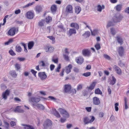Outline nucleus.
Masks as SVG:
<instances>
[{"mask_svg":"<svg viewBox=\"0 0 129 129\" xmlns=\"http://www.w3.org/2000/svg\"><path fill=\"white\" fill-rule=\"evenodd\" d=\"M18 30V28L13 27L11 28L8 31V34L9 35L11 36H14L17 33Z\"/></svg>","mask_w":129,"mask_h":129,"instance_id":"obj_1","label":"nucleus"},{"mask_svg":"<svg viewBox=\"0 0 129 129\" xmlns=\"http://www.w3.org/2000/svg\"><path fill=\"white\" fill-rule=\"evenodd\" d=\"M52 125L51 121L49 119H47L44 122L43 125V129H47V128L50 126Z\"/></svg>","mask_w":129,"mask_h":129,"instance_id":"obj_2","label":"nucleus"},{"mask_svg":"<svg viewBox=\"0 0 129 129\" xmlns=\"http://www.w3.org/2000/svg\"><path fill=\"white\" fill-rule=\"evenodd\" d=\"M90 117H91V119L90 120H89V118L87 117H85L84 118L83 122L85 124L91 123L94 120L95 118L93 116H90Z\"/></svg>","mask_w":129,"mask_h":129,"instance_id":"obj_3","label":"nucleus"},{"mask_svg":"<svg viewBox=\"0 0 129 129\" xmlns=\"http://www.w3.org/2000/svg\"><path fill=\"white\" fill-rule=\"evenodd\" d=\"M59 110L60 114L63 115V116L66 118L69 117V115L68 113L64 109L62 108H59Z\"/></svg>","mask_w":129,"mask_h":129,"instance_id":"obj_4","label":"nucleus"},{"mask_svg":"<svg viewBox=\"0 0 129 129\" xmlns=\"http://www.w3.org/2000/svg\"><path fill=\"white\" fill-rule=\"evenodd\" d=\"M34 12L31 11L27 12L26 13V17L29 19L33 18L34 16Z\"/></svg>","mask_w":129,"mask_h":129,"instance_id":"obj_5","label":"nucleus"},{"mask_svg":"<svg viewBox=\"0 0 129 129\" xmlns=\"http://www.w3.org/2000/svg\"><path fill=\"white\" fill-rule=\"evenodd\" d=\"M118 52L119 55L120 56H122L124 55V49L122 46L119 47L118 49Z\"/></svg>","mask_w":129,"mask_h":129,"instance_id":"obj_6","label":"nucleus"},{"mask_svg":"<svg viewBox=\"0 0 129 129\" xmlns=\"http://www.w3.org/2000/svg\"><path fill=\"white\" fill-rule=\"evenodd\" d=\"M122 17L119 14L116 15L113 17V21L114 22H119L122 19Z\"/></svg>","mask_w":129,"mask_h":129,"instance_id":"obj_7","label":"nucleus"},{"mask_svg":"<svg viewBox=\"0 0 129 129\" xmlns=\"http://www.w3.org/2000/svg\"><path fill=\"white\" fill-rule=\"evenodd\" d=\"M71 89V86L70 85L66 84L64 85V92L69 93Z\"/></svg>","mask_w":129,"mask_h":129,"instance_id":"obj_8","label":"nucleus"},{"mask_svg":"<svg viewBox=\"0 0 129 129\" xmlns=\"http://www.w3.org/2000/svg\"><path fill=\"white\" fill-rule=\"evenodd\" d=\"M76 61L78 64H82L84 61V59L83 57L80 56L76 58Z\"/></svg>","mask_w":129,"mask_h":129,"instance_id":"obj_9","label":"nucleus"},{"mask_svg":"<svg viewBox=\"0 0 129 129\" xmlns=\"http://www.w3.org/2000/svg\"><path fill=\"white\" fill-rule=\"evenodd\" d=\"M96 83V82H92L89 86H87L86 87V89L88 90H92L94 89Z\"/></svg>","mask_w":129,"mask_h":129,"instance_id":"obj_10","label":"nucleus"},{"mask_svg":"<svg viewBox=\"0 0 129 129\" xmlns=\"http://www.w3.org/2000/svg\"><path fill=\"white\" fill-rule=\"evenodd\" d=\"M10 93V91L8 89L6 90L5 92H3L2 94V96L3 98L5 100H6L7 96L9 95Z\"/></svg>","mask_w":129,"mask_h":129,"instance_id":"obj_11","label":"nucleus"},{"mask_svg":"<svg viewBox=\"0 0 129 129\" xmlns=\"http://www.w3.org/2000/svg\"><path fill=\"white\" fill-rule=\"evenodd\" d=\"M38 76L42 80H44L47 77V76L44 72H39L38 73Z\"/></svg>","mask_w":129,"mask_h":129,"instance_id":"obj_12","label":"nucleus"},{"mask_svg":"<svg viewBox=\"0 0 129 129\" xmlns=\"http://www.w3.org/2000/svg\"><path fill=\"white\" fill-rule=\"evenodd\" d=\"M76 33L75 29L73 28H70L67 32V34L69 36H70L73 34H75Z\"/></svg>","mask_w":129,"mask_h":129,"instance_id":"obj_13","label":"nucleus"},{"mask_svg":"<svg viewBox=\"0 0 129 129\" xmlns=\"http://www.w3.org/2000/svg\"><path fill=\"white\" fill-rule=\"evenodd\" d=\"M82 53L84 56H89L90 55V51L88 49H84L82 50Z\"/></svg>","mask_w":129,"mask_h":129,"instance_id":"obj_14","label":"nucleus"},{"mask_svg":"<svg viewBox=\"0 0 129 129\" xmlns=\"http://www.w3.org/2000/svg\"><path fill=\"white\" fill-rule=\"evenodd\" d=\"M92 102L94 104L96 105H99L100 103L99 99L96 97H94L93 98Z\"/></svg>","mask_w":129,"mask_h":129,"instance_id":"obj_15","label":"nucleus"},{"mask_svg":"<svg viewBox=\"0 0 129 129\" xmlns=\"http://www.w3.org/2000/svg\"><path fill=\"white\" fill-rule=\"evenodd\" d=\"M113 68L116 73L119 75H120L121 74L122 72L120 69L116 65H114L113 66Z\"/></svg>","mask_w":129,"mask_h":129,"instance_id":"obj_16","label":"nucleus"},{"mask_svg":"<svg viewBox=\"0 0 129 129\" xmlns=\"http://www.w3.org/2000/svg\"><path fill=\"white\" fill-rule=\"evenodd\" d=\"M72 66L71 64H69L68 66H66L65 69V71L67 74L71 72V70L72 68Z\"/></svg>","mask_w":129,"mask_h":129,"instance_id":"obj_17","label":"nucleus"},{"mask_svg":"<svg viewBox=\"0 0 129 129\" xmlns=\"http://www.w3.org/2000/svg\"><path fill=\"white\" fill-rule=\"evenodd\" d=\"M40 101V98L36 97H32L30 98L29 99V101L30 102H33L38 103Z\"/></svg>","mask_w":129,"mask_h":129,"instance_id":"obj_18","label":"nucleus"},{"mask_svg":"<svg viewBox=\"0 0 129 129\" xmlns=\"http://www.w3.org/2000/svg\"><path fill=\"white\" fill-rule=\"evenodd\" d=\"M66 11L68 13H73V9L72 6L68 5L66 7Z\"/></svg>","mask_w":129,"mask_h":129,"instance_id":"obj_19","label":"nucleus"},{"mask_svg":"<svg viewBox=\"0 0 129 129\" xmlns=\"http://www.w3.org/2000/svg\"><path fill=\"white\" fill-rule=\"evenodd\" d=\"M70 26L72 28H74L78 30L79 28V27L78 24L76 23L73 22L70 24Z\"/></svg>","mask_w":129,"mask_h":129,"instance_id":"obj_20","label":"nucleus"},{"mask_svg":"<svg viewBox=\"0 0 129 129\" xmlns=\"http://www.w3.org/2000/svg\"><path fill=\"white\" fill-rule=\"evenodd\" d=\"M21 106H17L15 108L14 110V111L15 112L23 113L24 112V111L22 109L20 108Z\"/></svg>","mask_w":129,"mask_h":129,"instance_id":"obj_21","label":"nucleus"},{"mask_svg":"<svg viewBox=\"0 0 129 129\" xmlns=\"http://www.w3.org/2000/svg\"><path fill=\"white\" fill-rule=\"evenodd\" d=\"M57 9L56 6L55 5H52L51 7V10L52 13L55 12Z\"/></svg>","mask_w":129,"mask_h":129,"instance_id":"obj_22","label":"nucleus"},{"mask_svg":"<svg viewBox=\"0 0 129 129\" xmlns=\"http://www.w3.org/2000/svg\"><path fill=\"white\" fill-rule=\"evenodd\" d=\"M25 129H35L34 127L32 125L27 124H23Z\"/></svg>","mask_w":129,"mask_h":129,"instance_id":"obj_23","label":"nucleus"},{"mask_svg":"<svg viewBox=\"0 0 129 129\" xmlns=\"http://www.w3.org/2000/svg\"><path fill=\"white\" fill-rule=\"evenodd\" d=\"M58 27L60 29L59 30V32H64L66 31V28L63 27V25H60L58 26Z\"/></svg>","mask_w":129,"mask_h":129,"instance_id":"obj_24","label":"nucleus"},{"mask_svg":"<svg viewBox=\"0 0 129 129\" xmlns=\"http://www.w3.org/2000/svg\"><path fill=\"white\" fill-rule=\"evenodd\" d=\"M33 105L36 106L38 109L40 110H43L44 108V106L41 104H34Z\"/></svg>","mask_w":129,"mask_h":129,"instance_id":"obj_25","label":"nucleus"},{"mask_svg":"<svg viewBox=\"0 0 129 129\" xmlns=\"http://www.w3.org/2000/svg\"><path fill=\"white\" fill-rule=\"evenodd\" d=\"M105 7L104 5H103L102 6L100 5H98L97 6V11L101 12L102 10L105 8Z\"/></svg>","mask_w":129,"mask_h":129,"instance_id":"obj_26","label":"nucleus"},{"mask_svg":"<svg viewBox=\"0 0 129 129\" xmlns=\"http://www.w3.org/2000/svg\"><path fill=\"white\" fill-rule=\"evenodd\" d=\"M52 20V18L49 16L47 17L45 19V21L46 23L47 24H48L51 22Z\"/></svg>","mask_w":129,"mask_h":129,"instance_id":"obj_27","label":"nucleus"},{"mask_svg":"<svg viewBox=\"0 0 129 129\" xmlns=\"http://www.w3.org/2000/svg\"><path fill=\"white\" fill-rule=\"evenodd\" d=\"M75 12L77 14H78L80 13L81 10V8L79 6H76L75 7Z\"/></svg>","mask_w":129,"mask_h":129,"instance_id":"obj_28","label":"nucleus"},{"mask_svg":"<svg viewBox=\"0 0 129 129\" xmlns=\"http://www.w3.org/2000/svg\"><path fill=\"white\" fill-rule=\"evenodd\" d=\"M116 38L118 43L120 45H122L123 43V40L122 39L121 37L118 36H117Z\"/></svg>","mask_w":129,"mask_h":129,"instance_id":"obj_29","label":"nucleus"},{"mask_svg":"<svg viewBox=\"0 0 129 129\" xmlns=\"http://www.w3.org/2000/svg\"><path fill=\"white\" fill-rule=\"evenodd\" d=\"M34 45V43L33 41L29 42L28 45V48L29 49H31Z\"/></svg>","mask_w":129,"mask_h":129,"instance_id":"obj_30","label":"nucleus"},{"mask_svg":"<svg viewBox=\"0 0 129 129\" xmlns=\"http://www.w3.org/2000/svg\"><path fill=\"white\" fill-rule=\"evenodd\" d=\"M45 23V20L44 19H42L40 21L38 22V25L39 26L42 27L44 26Z\"/></svg>","mask_w":129,"mask_h":129,"instance_id":"obj_31","label":"nucleus"},{"mask_svg":"<svg viewBox=\"0 0 129 129\" xmlns=\"http://www.w3.org/2000/svg\"><path fill=\"white\" fill-rule=\"evenodd\" d=\"M112 79L110 81V84L113 85L115 83L116 80L115 77L113 76H112Z\"/></svg>","mask_w":129,"mask_h":129,"instance_id":"obj_32","label":"nucleus"},{"mask_svg":"<svg viewBox=\"0 0 129 129\" xmlns=\"http://www.w3.org/2000/svg\"><path fill=\"white\" fill-rule=\"evenodd\" d=\"M115 8L116 11H120L121 9L122 6L120 4L118 5H117L115 7Z\"/></svg>","mask_w":129,"mask_h":129,"instance_id":"obj_33","label":"nucleus"},{"mask_svg":"<svg viewBox=\"0 0 129 129\" xmlns=\"http://www.w3.org/2000/svg\"><path fill=\"white\" fill-rule=\"evenodd\" d=\"M95 94H102V92L99 88L96 89L95 90Z\"/></svg>","mask_w":129,"mask_h":129,"instance_id":"obj_34","label":"nucleus"},{"mask_svg":"<svg viewBox=\"0 0 129 129\" xmlns=\"http://www.w3.org/2000/svg\"><path fill=\"white\" fill-rule=\"evenodd\" d=\"M14 41V39L13 38H11L9 39L8 41L7 42H6L5 43V44L6 45H8L10 44L11 43Z\"/></svg>","mask_w":129,"mask_h":129,"instance_id":"obj_35","label":"nucleus"},{"mask_svg":"<svg viewBox=\"0 0 129 129\" xmlns=\"http://www.w3.org/2000/svg\"><path fill=\"white\" fill-rule=\"evenodd\" d=\"M16 51L18 52H20L21 51L22 48L20 46H17L15 47Z\"/></svg>","mask_w":129,"mask_h":129,"instance_id":"obj_36","label":"nucleus"},{"mask_svg":"<svg viewBox=\"0 0 129 129\" xmlns=\"http://www.w3.org/2000/svg\"><path fill=\"white\" fill-rule=\"evenodd\" d=\"M47 38H49V39L52 41V43L54 44L55 42V38L52 36H47Z\"/></svg>","mask_w":129,"mask_h":129,"instance_id":"obj_37","label":"nucleus"},{"mask_svg":"<svg viewBox=\"0 0 129 129\" xmlns=\"http://www.w3.org/2000/svg\"><path fill=\"white\" fill-rule=\"evenodd\" d=\"M10 73L11 75L13 77H15L17 76V74H16L15 71H11Z\"/></svg>","mask_w":129,"mask_h":129,"instance_id":"obj_38","label":"nucleus"},{"mask_svg":"<svg viewBox=\"0 0 129 129\" xmlns=\"http://www.w3.org/2000/svg\"><path fill=\"white\" fill-rule=\"evenodd\" d=\"M94 47L97 50H99L101 48L100 44L99 43H96Z\"/></svg>","mask_w":129,"mask_h":129,"instance_id":"obj_39","label":"nucleus"},{"mask_svg":"<svg viewBox=\"0 0 129 129\" xmlns=\"http://www.w3.org/2000/svg\"><path fill=\"white\" fill-rule=\"evenodd\" d=\"M35 3L34 2H33L31 3H29L27 4L26 5L24 6L23 7V8H25L27 7H28L29 6H31L34 4Z\"/></svg>","mask_w":129,"mask_h":129,"instance_id":"obj_40","label":"nucleus"},{"mask_svg":"<svg viewBox=\"0 0 129 129\" xmlns=\"http://www.w3.org/2000/svg\"><path fill=\"white\" fill-rule=\"evenodd\" d=\"M4 123L5 126L6 128V129H9V123L7 121H4Z\"/></svg>","mask_w":129,"mask_h":129,"instance_id":"obj_41","label":"nucleus"},{"mask_svg":"<svg viewBox=\"0 0 129 129\" xmlns=\"http://www.w3.org/2000/svg\"><path fill=\"white\" fill-rule=\"evenodd\" d=\"M90 75L91 73L90 72H88L83 73L82 74V75L85 77H88L90 76Z\"/></svg>","mask_w":129,"mask_h":129,"instance_id":"obj_42","label":"nucleus"},{"mask_svg":"<svg viewBox=\"0 0 129 129\" xmlns=\"http://www.w3.org/2000/svg\"><path fill=\"white\" fill-rule=\"evenodd\" d=\"M47 48L48 49V51L50 52H53L54 49V48L53 47L51 46L50 47L48 46Z\"/></svg>","mask_w":129,"mask_h":129,"instance_id":"obj_43","label":"nucleus"},{"mask_svg":"<svg viewBox=\"0 0 129 129\" xmlns=\"http://www.w3.org/2000/svg\"><path fill=\"white\" fill-rule=\"evenodd\" d=\"M21 44L24 47V51L26 52L27 53V52L28 51L26 49V44L24 43H21Z\"/></svg>","mask_w":129,"mask_h":129,"instance_id":"obj_44","label":"nucleus"},{"mask_svg":"<svg viewBox=\"0 0 129 129\" xmlns=\"http://www.w3.org/2000/svg\"><path fill=\"white\" fill-rule=\"evenodd\" d=\"M15 67L17 70H19L20 68V64L16 63L15 65Z\"/></svg>","mask_w":129,"mask_h":129,"instance_id":"obj_45","label":"nucleus"},{"mask_svg":"<svg viewBox=\"0 0 129 129\" xmlns=\"http://www.w3.org/2000/svg\"><path fill=\"white\" fill-rule=\"evenodd\" d=\"M118 105L119 104L118 103H115V110L116 111H117L118 110L119 108L118 107Z\"/></svg>","mask_w":129,"mask_h":129,"instance_id":"obj_46","label":"nucleus"},{"mask_svg":"<svg viewBox=\"0 0 129 129\" xmlns=\"http://www.w3.org/2000/svg\"><path fill=\"white\" fill-rule=\"evenodd\" d=\"M61 68V64H59L57 66V68L55 70L56 72H59L60 69Z\"/></svg>","mask_w":129,"mask_h":129,"instance_id":"obj_47","label":"nucleus"},{"mask_svg":"<svg viewBox=\"0 0 129 129\" xmlns=\"http://www.w3.org/2000/svg\"><path fill=\"white\" fill-rule=\"evenodd\" d=\"M111 34L113 35H114L116 34V31L115 29L113 28H111Z\"/></svg>","mask_w":129,"mask_h":129,"instance_id":"obj_48","label":"nucleus"},{"mask_svg":"<svg viewBox=\"0 0 129 129\" xmlns=\"http://www.w3.org/2000/svg\"><path fill=\"white\" fill-rule=\"evenodd\" d=\"M9 53L12 56H14L16 55V54L12 49H10L9 51Z\"/></svg>","mask_w":129,"mask_h":129,"instance_id":"obj_49","label":"nucleus"},{"mask_svg":"<svg viewBox=\"0 0 129 129\" xmlns=\"http://www.w3.org/2000/svg\"><path fill=\"white\" fill-rule=\"evenodd\" d=\"M63 56L64 59L66 60L67 61H69V58L68 55H67L65 54H63Z\"/></svg>","mask_w":129,"mask_h":129,"instance_id":"obj_50","label":"nucleus"},{"mask_svg":"<svg viewBox=\"0 0 129 129\" xmlns=\"http://www.w3.org/2000/svg\"><path fill=\"white\" fill-rule=\"evenodd\" d=\"M36 11L37 12H38V13H39L41 11L42 9L41 7L40 6H38L36 8Z\"/></svg>","mask_w":129,"mask_h":129,"instance_id":"obj_51","label":"nucleus"},{"mask_svg":"<svg viewBox=\"0 0 129 129\" xmlns=\"http://www.w3.org/2000/svg\"><path fill=\"white\" fill-rule=\"evenodd\" d=\"M39 64L40 66L44 67L45 66V64L43 61H41L39 62Z\"/></svg>","mask_w":129,"mask_h":129,"instance_id":"obj_52","label":"nucleus"},{"mask_svg":"<svg viewBox=\"0 0 129 129\" xmlns=\"http://www.w3.org/2000/svg\"><path fill=\"white\" fill-rule=\"evenodd\" d=\"M90 33L89 32H86L83 35V36H85L86 37H88L90 35Z\"/></svg>","mask_w":129,"mask_h":129,"instance_id":"obj_53","label":"nucleus"},{"mask_svg":"<svg viewBox=\"0 0 129 129\" xmlns=\"http://www.w3.org/2000/svg\"><path fill=\"white\" fill-rule=\"evenodd\" d=\"M104 57L106 59L108 60H110L111 58L108 55L106 54H104Z\"/></svg>","mask_w":129,"mask_h":129,"instance_id":"obj_54","label":"nucleus"},{"mask_svg":"<svg viewBox=\"0 0 129 129\" xmlns=\"http://www.w3.org/2000/svg\"><path fill=\"white\" fill-rule=\"evenodd\" d=\"M113 25V23L111 21H110L108 22L107 25V28H108L109 27Z\"/></svg>","mask_w":129,"mask_h":129,"instance_id":"obj_55","label":"nucleus"},{"mask_svg":"<svg viewBox=\"0 0 129 129\" xmlns=\"http://www.w3.org/2000/svg\"><path fill=\"white\" fill-rule=\"evenodd\" d=\"M73 70L74 72L78 73L79 72V70L78 68L75 67L74 68Z\"/></svg>","mask_w":129,"mask_h":129,"instance_id":"obj_56","label":"nucleus"},{"mask_svg":"<svg viewBox=\"0 0 129 129\" xmlns=\"http://www.w3.org/2000/svg\"><path fill=\"white\" fill-rule=\"evenodd\" d=\"M76 90L75 89H71L70 92L69 93H72V94H74L75 93H76Z\"/></svg>","mask_w":129,"mask_h":129,"instance_id":"obj_57","label":"nucleus"},{"mask_svg":"<svg viewBox=\"0 0 129 129\" xmlns=\"http://www.w3.org/2000/svg\"><path fill=\"white\" fill-rule=\"evenodd\" d=\"M82 94L84 96H86L88 94V92L87 91L84 90L83 91Z\"/></svg>","mask_w":129,"mask_h":129,"instance_id":"obj_58","label":"nucleus"},{"mask_svg":"<svg viewBox=\"0 0 129 129\" xmlns=\"http://www.w3.org/2000/svg\"><path fill=\"white\" fill-rule=\"evenodd\" d=\"M51 27L50 26H48L47 28V32L48 33H50L51 31Z\"/></svg>","mask_w":129,"mask_h":129,"instance_id":"obj_59","label":"nucleus"},{"mask_svg":"<svg viewBox=\"0 0 129 129\" xmlns=\"http://www.w3.org/2000/svg\"><path fill=\"white\" fill-rule=\"evenodd\" d=\"M52 60L54 63H57L58 62V59L57 58L56 59H52Z\"/></svg>","mask_w":129,"mask_h":129,"instance_id":"obj_60","label":"nucleus"},{"mask_svg":"<svg viewBox=\"0 0 129 129\" xmlns=\"http://www.w3.org/2000/svg\"><path fill=\"white\" fill-rule=\"evenodd\" d=\"M54 115L57 117H60V115L59 113L57 111H56L54 113Z\"/></svg>","mask_w":129,"mask_h":129,"instance_id":"obj_61","label":"nucleus"},{"mask_svg":"<svg viewBox=\"0 0 129 129\" xmlns=\"http://www.w3.org/2000/svg\"><path fill=\"white\" fill-rule=\"evenodd\" d=\"M82 85L81 84L79 85L77 87V89L78 90H80L82 89Z\"/></svg>","mask_w":129,"mask_h":129,"instance_id":"obj_62","label":"nucleus"},{"mask_svg":"<svg viewBox=\"0 0 129 129\" xmlns=\"http://www.w3.org/2000/svg\"><path fill=\"white\" fill-rule=\"evenodd\" d=\"M21 12V10L20 9H18L16 10L15 11V14H19Z\"/></svg>","mask_w":129,"mask_h":129,"instance_id":"obj_63","label":"nucleus"},{"mask_svg":"<svg viewBox=\"0 0 129 129\" xmlns=\"http://www.w3.org/2000/svg\"><path fill=\"white\" fill-rule=\"evenodd\" d=\"M31 73L33 74L34 75L36 76V73H37V72L35 71L34 70H31Z\"/></svg>","mask_w":129,"mask_h":129,"instance_id":"obj_64","label":"nucleus"}]
</instances>
